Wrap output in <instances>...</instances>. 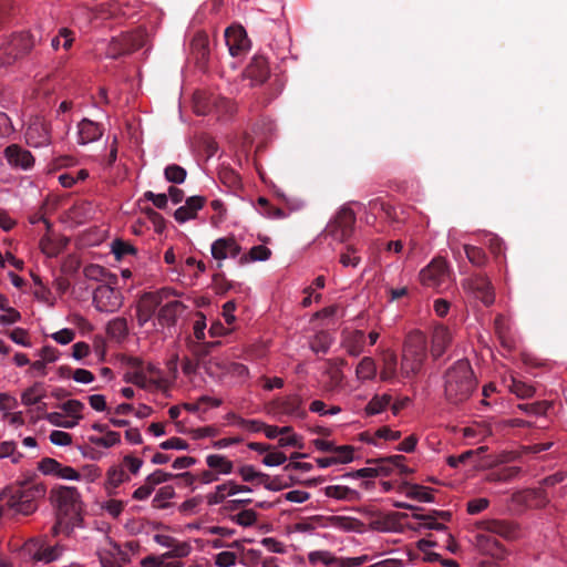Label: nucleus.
<instances>
[{"label":"nucleus","mask_w":567,"mask_h":567,"mask_svg":"<svg viewBox=\"0 0 567 567\" xmlns=\"http://www.w3.org/2000/svg\"><path fill=\"white\" fill-rule=\"evenodd\" d=\"M495 332L501 341V344L511 350L515 346V340L511 333V327L505 317L497 316L495 319Z\"/></svg>","instance_id":"nucleus-28"},{"label":"nucleus","mask_w":567,"mask_h":567,"mask_svg":"<svg viewBox=\"0 0 567 567\" xmlns=\"http://www.w3.org/2000/svg\"><path fill=\"white\" fill-rule=\"evenodd\" d=\"M4 153L9 164L12 166L29 169L34 165V157L31 152L18 145L8 146Z\"/></svg>","instance_id":"nucleus-22"},{"label":"nucleus","mask_w":567,"mask_h":567,"mask_svg":"<svg viewBox=\"0 0 567 567\" xmlns=\"http://www.w3.org/2000/svg\"><path fill=\"white\" fill-rule=\"evenodd\" d=\"M234 548L239 549V544L234 542L228 545L227 550H223L217 553L214 556V564L217 567H233L237 564L238 555L237 551L233 550Z\"/></svg>","instance_id":"nucleus-32"},{"label":"nucleus","mask_w":567,"mask_h":567,"mask_svg":"<svg viewBox=\"0 0 567 567\" xmlns=\"http://www.w3.org/2000/svg\"><path fill=\"white\" fill-rule=\"evenodd\" d=\"M106 274V269L99 265H89L84 268V275L90 280H102Z\"/></svg>","instance_id":"nucleus-63"},{"label":"nucleus","mask_w":567,"mask_h":567,"mask_svg":"<svg viewBox=\"0 0 567 567\" xmlns=\"http://www.w3.org/2000/svg\"><path fill=\"white\" fill-rule=\"evenodd\" d=\"M361 261L360 256L353 247H347L346 251L340 255V262L343 267L355 268Z\"/></svg>","instance_id":"nucleus-51"},{"label":"nucleus","mask_w":567,"mask_h":567,"mask_svg":"<svg viewBox=\"0 0 567 567\" xmlns=\"http://www.w3.org/2000/svg\"><path fill=\"white\" fill-rule=\"evenodd\" d=\"M164 176L169 183L182 184L186 179L187 173L184 167L172 164L164 169Z\"/></svg>","instance_id":"nucleus-43"},{"label":"nucleus","mask_w":567,"mask_h":567,"mask_svg":"<svg viewBox=\"0 0 567 567\" xmlns=\"http://www.w3.org/2000/svg\"><path fill=\"white\" fill-rule=\"evenodd\" d=\"M205 202L206 199L203 196H192L187 198L185 204L175 210V220L179 224H184L195 219L198 212L204 207Z\"/></svg>","instance_id":"nucleus-19"},{"label":"nucleus","mask_w":567,"mask_h":567,"mask_svg":"<svg viewBox=\"0 0 567 567\" xmlns=\"http://www.w3.org/2000/svg\"><path fill=\"white\" fill-rule=\"evenodd\" d=\"M270 257L271 250L264 245H258L250 248L248 256L241 257V262L266 261Z\"/></svg>","instance_id":"nucleus-39"},{"label":"nucleus","mask_w":567,"mask_h":567,"mask_svg":"<svg viewBox=\"0 0 567 567\" xmlns=\"http://www.w3.org/2000/svg\"><path fill=\"white\" fill-rule=\"evenodd\" d=\"M235 424L240 429L248 432H259L265 427V423L258 420H245L241 417H236Z\"/></svg>","instance_id":"nucleus-59"},{"label":"nucleus","mask_w":567,"mask_h":567,"mask_svg":"<svg viewBox=\"0 0 567 567\" xmlns=\"http://www.w3.org/2000/svg\"><path fill=\"white\" fill-rule=\"evenodd\" d=\"M202 502L203 499L200 496H194L192 498L184 501L179 506V511L186 515L196 514Z\"/></svg>","instance_id":"nucleus-57"},{"label":"nucleus","mask_w":567,"mask_h":567,"mask_svg":"<svg viewBox=\"0 0 567 567\" xmlns=\"http://www.w3.org/2000/svg\"><path fill=\"white\" fill-rule=\"evenodd\" d=\"M477 528L505 539H514L518 536L517 527L513 523L502 519L481 520L477 523Z\"/></svg>","instance_id":"nucleus-17"},{"label":"nucleus","mask_w":567,"mask_h":567,"mask_svg":"<svg viewBox=\"0 0 567 567\" xmlns=\"http://www.w3.org/2000/svg\"><path fill=\"white\" fill-rule=\"evenodd\" d=\"M175 497L173 486L166 485L161 487L152 499V506L156 509H164L169 506V501Z\"/></svg>","instance_id":"nucleus-35"},{"label":"nucleus","mask_w":567,"mask_h":567,"mask_svg":"<svg viewBox=\"0 0 567 567\" xmlns=\"http://www.w3.org/2000/svg\"><path fill=\"white\" fill-rule=\"evenodd\" d=\"M225 41L231 56H239L250 47L246 31L240 25H231L225 30Z\"/></svg>","instance_id":"nucleus-15"},{"label":"nucleus","mask_w":567,"mask_h":567,"mask_svg":"<svg viewBox=\"0 0 567 567\" xmlns=\"http://www.w3.org/2000/svg\"><path fill=\"white\" fill-rule=\"evenodd\" d=\"M377 377V363L371 357H363L355 367V378L363 383Z\"/></svg>","instance_id":"nucleus-27"},{"label":"nucleus","mask_w":567,"mask_h":567,"mask_svg":"<svg viewBox=\"0 0 567 567\" xmlns=\"http://www.w3.org/2000/svg\"><path fill=\"white\" fill-rule=\"evenodd\" d=\"M398 375V358L392 350H384L380 379L385 382L393 381Z\"/></svg>","instance_id":"nucleus-25"},{"label":"nucleus","mask_w":567,"mask_h":567,"mask_svg":"<svg viewBox=\"0 0 567 567\" xmlns=\"http://www.w3.org/2000/svg\"><path fill=\"white\" fill-rule=\"evenodd\" d=\"M39 470L44 475H52L61 480L79 481L81 475L79 472L69 465H63L54 458L45 457L40 461Z\"/></svg>","instance_id":"nucleus-14"},{"label":"nucleus","mask_w":567,"mask_h":567,"mask_svg":"<svg viewBox=\"0 0 567 567\" xmlns=\"http://www.w3.org/2000/svg\"><path fill=\"white\" fill-rule=\"evenodd\" d=\"M239 475L245 482H254L259 478L267 477L266 474L256 471L252 465H244L238 470Z\"/></svg>","instance_id":"nucleus-56"},{"label":"nucleus","mask_w":567,"mask_h":567,"mask_svg":"<svg viewBox=\"0 0 567 567\" xmlns=\"http://www.w3.org/2000/svg\"><path fill=\"white\" fill-rule=\"evenodd\" d=\"M207 466L221 475H228L234 471V463L221 454H209L206 456Z\"/></svg>","instance_id":"nucleus-30"},{"label":"nucleus","mask_w":567,"mask_h":567,"mask_svg":"<svg viewBox=\"0 0 567 567\" xmlns=\"http://www.w3.org/2000/svg\"><path fill=\"white\" fill-rule=\"evenodd\" d=\"M93 303L100 312L112 313L123 305V296L109 285H100L93 293Z\"/></svg>","instance_id":"nucleus-7"},{"label":"nucleus","mask_w":567,"mask_h":567,"mask_svg":"<svg viewBox=\"0 0 567 567\" xmlns=\"http://www.w3.org/2000/svg\"><path fill=\"white\" fill-rule=\"evenodd\" d=\"M24 135L27 143L32 147L47 146L51 141L49 125L39 116L30 120Z\"/></svg>","instance_id":"nucleus-12"},{"label":"nucleus","mask_w":567,"mask_h":567,"mask_svg":"<svg viewBox=\"0 0 567 567\" xmlns=\"http://www.w3.org/2000/svg\"><path fill=\"white\" fill-rule=\"evenodd\" d=\"M50 441L56 446H68L72 442V436L68 432L54 430L50 434Z\"/></svg>","instance_id":"nucleus-61"},{"label":"nucleus","mask_w":567,"mask_h":567,"mask_svg":"<svg viewBox=\"0 0 567 567\" xmlns=\"http://www.w3.org/2000/svg\"><path fill=\"white\" fill-rule=\"evenodd\" d=\"M420 281L423 286L433 289H444L450 284V272L446 261L443 259H433L425 268L420 271Z\"/></svg>","instance_id":"nucleus-4"},{"label":"nucleus","mask_w":567,"mask_h":567,"mask_svg":"<svg viewBox=\"0 0 567 567\" xmlns=\"http://www.w3.org/2000/svg\"><path fill=\"white\" fill-rule=\"evenodd\" d=\"M462 287L467 293L481 300L485 306H491L495 300L491 282L482 276H473L463 280Z\"/></svg>","instance_id":"nucleus-9"},{"label":"nucleus","mask_w":567,"mask_h":567,"mask_svg":"<svg viewBox=\"0 0 567 567\" xmlns=\"http://www.w3.org/2000/svg\"><path fill=\"white\" fill-rule=\"evenodd\" d=\"M426 359V340L421 332L409 336L402 353L400 373L403 378L410 379L416 375Z\"/></svg>","instance_id":"nucleus-3"},{"label":"nucleus","mask_w":567,"mask_h":567,"mask_svg":"<svg viewBox=\"0 0 567 567\" xmlns=\"http://www.w3.org/2000/svg\"><path fill=\"white\" fill-rule=\"evenodd\" d=\"M485 450H486V447L481 446V447H478L476 450L465 451V452H463L462 454H460L457 456L451 455V456L447 457V464L451 467L456 468L460 464L466 463L470 458H472L475 455H478V454L483 453Z\"/></svg>","instance_id":"nucleus-45"},{"label":"nucleus","mask_w":567,"mask_h":567,"mask_svg":"<svg viewBox=\"0 0 567 567\" xmlns=\"http://www.w3.org/2000/svg\"><path fill=\"white\" fill-rule=\"evenodd\" d=\"M40 39L39 30L16 32L0 38V66L11 65L29 54Z\"/></svg>","instance_id":"nucleus-2"},{"label":"nucleus","mask_w":567,"mask_h":567,"mask_svg":"<svg viewBox=\"0 0 567 567\" xmlns=\"http://www.w3.org/2000/svg\"><path fill=\"white\" fill-rule=\"evenodd\" d=\"M549 406H550V404L546 401L534 402V403H523V404L517 405L518 410H520L522 412H524L526 414H532V415H543L547 412Z\"/></svg>","instance_id":"nucleus-46"},{"label":"nucleus","mask_w":567,"mask_h":567,"mask_svg":"<svg viewBox=\"0 0 567 567\" xmlns=\"http://www.w3.org/2000/svg\"><path fill=\"white\" fill-rule=\"evenodd\" d=\"M44 395L45 393L42 385L40 383H35L22 392L21 402L27 406H31L39 403Z\"/></svg>","instance_id":"nucleus-36"},{"label":"nucleus","mask_w":567,"mask_h":567,"mask_svg":"<svg viewBox=\"0 0 567 567\" xmlns=\"http://www.w3.org/2000/svg\"><path fill=\"white\" fill-rule=\"evenodd\" d=\"M333 453L337 464H347L353 460V447L350 445L336 446Z\"/></svg>","instance_id":"nucleus-52"},{"label":"nucleus","mask_w":567,"mask_h":567,"mask_svg":"<svg viewBox=\"0 0 567 567\" xmlns=\"http://www.w3.org/2000/svg\"><path fill=\"white\" fill-rule=\"evenodd\" d=\"M475 546L484 554L491 555V556H497L499 553V544L498 542L493 538L492 536L478 533L475 536Z\"/></svg>","instance_id":"nucleus-34"},{"label":"nucleus","mask_w":567,"mask_h":567,"mask_svg":"<svg viewBox=\"0 0 567 567\" xmlns=\"http://www.w3.org/2000/svg\"><path fill=\"white\" fill-rule=\"evenodd\" d=\"M130 480L128 475L120 467H111L106 474V487L117 488L122 483Z\"/></svg>","instance_id":"nucleus-40"},{"label":"nucleus","mask_w":567,"mask_h":567,"mask_svg":"<svg viewBox=\"0 0 567 567\" xmlns=\"http://www.w3.org/2000/svg\"><path fill=\"white\" fill-rule=\"evenodd\" d=\"M308 560L312 565L322 564L327 567H339L340 557L329 550H312L308 553Z\"/></svg>","instance_id":"nucleus-33"},{"label":"nucleus","mask_w":567,"mask_h":567,"mask_svg":"<svg viewBox=\"0 0 567 567\" xmlns=\"http://www.w3.org/2000/svg\"><path fill=\"white\" fill-rule=\"evenodd\" d=\"M365 336L361 330L344 329L341 346L351 357H359L364 350Z\"/></svg>","instance_id":"nucleus-18"},{"label":"nucleus","mask_w":567,"mask_h":567,"mask_svg":"<svg viewBox=\"0 0 567 567\" xmlns=\"http://www.w3.org/2000/svg\"><path fill=\"white\" fill-rule=\"evenodd\" d=\"M73 40L72 32L66 28H61L59 34L52 39L51 47L55 51L59 50L60 47L64 50H69L72 47Z\"/></svg>","instance_id":"nucleus-41"},{"label":"nucleus","mask_w":567,"mask_h":567,"mask_svg":"<svg viewBox=\"0 0 567 567\" xmlns=\"http://www.w3.org/2000/svg\"><path fill=\"white\" fill-rule=\"evenodd\" d=\"M161 302L162 297L159 292H148L141 298L137 306L154 316L156 309L161 306Z\"/></svg>","instance_id":"nucleus-42"},{"label":"nucleus","mask_w":567,"mask_h":567,"mask_svg":"<svg viewBox=\"0 0 567 567\" xmlns=\"http://www.w3.org/2000/svg\"><path fill=\"white\" fill-rule=\"evenodd\" d=\"M89 441L95 446L110 449L121 443V434L116 431H109L103 436H90Z\"/></svg>","instance_id":"nucleus-37"},{"label":"nucleus","mask_w":567,"mask_h":567,"mask_svg":"<svg viewBox=\"0 0 567 567\" xmlns=\"http://www.w3.org/2000/svg\"><path fill=\"white\" fill-rule=\"evenodd\" d=\"M24 549L33 560L41 561L44 564H48V563H51V561L58 559L62 554L61 547H59L56 545L55 546H45L40 540L28 542L25 544Z\"/></svg>","instance_id":"nucleus-16"},{"label":"nucleus","mask_w":567,"mask_h":567,"mask_svg":"<svg viewBox=\"0 0 567 567\" xmlns=\"http://www.w3.org/2000/svg\"><path fill=\"white\" fill-rule=\"evenodd\" d=\"M51 338L59 344L65 346L71 343L75 338V332L72 329L64 328L51 334Z\"/></svg>","instance_id":"nucleus-60"},{"label":"nucleus","mask_w":567,"mask_h":567,"mask_svg":"<svg viewBox=\"0 0 567 567\" xmlns=\"http://www.w3.org/2000/svg\"><path fill=\"white\" fill-rule=\"evenodd\" d=\"M51 501L60 512H75L80 503V493L73 486H58L51 491Z\"/></svg>","instance_id":"nucleus-10"},{"label":"nucleus","mask_w":567,"mask_h":567,"mask_svg":"<svg viewBox=\"0 0 567 567\" xmlns=\"http://www.w3.org/2000/svg\"><path fill=\"white\" fill-rule=\"evenodd\" d=\"M508 391L515 394L518 399H529L535 394V388L524 381L516 379L514 375H509L508 379H504Z\"/></svg>","instance_id":"nucleus-26"},{"label":"nucleus","mask_w":567,"mask_h":567,"mask_svg":"<svg viewBox=\"0 0 567 567\" xmlns=\"http://www.w3.org/2000/svg\"><path fill=\"white\" fill-rule=\"evenodd\" d=\"M107 330L111 334L114 336H125L127 332L126 320L123 318L113 319L112 321H110Z\"/></svg>","instance_id":"nucleus-64"},{"label":"nucleus","mask_w":567,"mask_h":567,"mask_svg":"<svg viewBox=\"0 0 567 567\" xmlns=\"http://www.w3.org/2000/svg\"><path fill=\"white\" fill-rule=\"evenodd\" d=\"M182 308V303L179 301H169L163 305L157 313V324L164 330L165 328H171L175 324L178 312Z\"/></svg>","instance_id":"nucleus-24"},{"label":"nucleus","mask_w":567,"mask_h":567,"mask_svg":"<svg viewBox=\"0 0 567 567\" xmlns=\"http://www.w3.org/2000/svg\"><path fill=\"white\" fill-rule=\"evenodd\" d=\"M406 496L420 502L432 503L434 501L431 491L427 487L412 485L406 492Z\"/></svg>","instance_id":"nucleus-44"},{"label":"nucleus","mask_w":567,"mask_h":567,"mask_svg":"<svg viewBox=\"0 0 567 567\" xmlns=\"http://www.w3.org/2000/svg\"><path fill=\"white\" fill-rule=\"evenodd\" d=\"M44 494V487L41 485L25 486L17 492L10 499L9 506L14 513L29 515L35 511L33 499Z\"/></svg>","instance_id":"nucleus-8"},{"label":"nucleus","mask_w":567,"mask_h":567,"mask_svg":"<svg viewBox=\"0 0 567 567\" xmlns=\"http://www.w3.org/2000/svg\"><path fill=\"white\" fill-rule=\"evenodd\" d=\"M103 135V128L96 122L83 118L78 124L76 142L80 145H86L100 140Z\"/></svg>","instance_id":"nucleus-20"},{"label":"nucleus","mask_w":567,"mask_h":567,"mask_svg":"<svg viewBox=\"0 0 567 567\" xmlns=\"http://www.w3.org/2000/svg\"><path fill=\"white\" fill-rule=\"evenodd\" d=\"M355 215L353 210L349 207H342L334 219L329 223L327 227V233L337 241L347 240L354 227Z\"/></svg>","instance_id":"nucleus-6"},{"label":"nucleus","mask_w":567,"mask_h":567,"mask_svg":"<svg viewBox=\"0 0 567 567\" xmlns=\"http://www.w3.org/2000/svg\"><path fill=\"white\" fill-rule=\"evenodd\" d=\"M192 546L187 542L175 540L172 548L164 554L165 558H185L192 553Z\"/></svg>","instance_id":"nucleus-38"},{"label":"nucleus","mask_w":567,"mask_h":567,"mask_svg":"<svg viewBox=\"0 0 567 567\" xmlns=\"http://www.w3.org/2000/svg\"><path fill=\"white\" fill-rule=\"evenodd\" d=\"M112 252L117 257V258H121L125 255H128V254H135L136 250L135 248L125 243V241H122V240H114L112 243Z\"/></svg>","instance_id":"nucleus-62"},{"label":"nucleus","mask_w":567,"mask_h":567,"mask_svg":"<svg viewBox=\"0 0 567 567\" xmlns=\"http://www.w3.org/2000/svg\"><path fill=\"white\" fill-rule=\"evenodd\" d=\"M260 544L270 553L286 554L287 551V546L274 537L262 538Z\"/></svg>","instance_id":"nucleus-55"},{"label":"nucleus","mask_w":567,"mask_h":567,"mask_svg":"<svg viewBox=\"0 0 567 567\" xmlns=\"http://www.w3.org/2000/svg\"><path fill=\"white\" fill-rule=\"evenodd\" d=\"M324 495L338 501H357L359 499V492L343 485H329L324 487Z\"/></svg>","instance_id":"nucleus-29"},{"label":"nucleus","mask_w":567,"mask_h":567,"mask_svg":"<svg viewBox=\"0 0 567 567\" xmlns=\"http://www.w3.org/2000/svg\"><path fill=\"white\" fill-rule=\"evenodd\" d=\"M144 44V33L143 32H130L122 34L121 37L114 39L109 49L107 55L110 58H117L118 55L130 53L134 50L142 48Z\"/></svg>","instance_id":"nucleus-11"},{"label":"nucleus","mask_w":567,"mask_h":567,"mask_svg":"<svg viewBox=\"0 0 567 567\" xmlns=\"http://www.w3.org/2000/svg\"><path fill=\"white\" fill-rule=\"evenodd\" d=\"M287 461V456L285 453L274 449L268 451V453L262 458V464L268 467H275L285 464Z\"/></svg>","instance_id":"nucleus-47"},{"label":"nucleus","mask_w":567,"mask_h":567,"mask_svg":"<svg viewBox=\"0 0 567 567\" xmlns=\"http://www.w3.org/2000/svg\"><path fill=\"white\" fill-rule=\"evenodd\" d=\"M175 475H173L172 473H166L162 470H156L154 471L152 474L147 475L146 476V481L153 486V488L155 489V486L156 485H159L162 483H165L172 478H174Z\"/></svg>","instance_id":"nucleus-58"},{"label":"nucleus","mask_w":567,"mask_h":567,"mask_svg":"<svg viewBox=\"0 0 567 567\" xmlns=\"http://www.w3.org/2000/svg\"><path fill=\"white\" fill-rule=\"evenodd\" d=\"M195 109L198 114L216 113L224 115L233 114L236 111L231 100L215 93L197 95Z\"/></svg>","instance_id":"nucleus-5"},{"label":"nucleus","mask_w":567,"mask_h":567,"mask_svg":"<svg viewBox=\"0 0 567 567\" xmlns=\"http://www.w3.org/2000/svg\"><path fill=\"white\" fill-rule=\"evenodd\" d=\"M245 75L251 85L262 84L269 76L268 62L264 56H256L245 70Z\"/></svg>","instance_id":"nucleus-21"},{"label":"nucleus","mask_w":567,"mask_h":567,"mask_svg":"<svg viewBox=\"0 0 567 567\" xmlns=\"http://www.w3.org/2000/svg\"><path fill=\"white\" fill-rule=\"evenodd\" d=\"M453 339L452 331L445 326H436L432 333V355L440 358L446 351Z\"/></svg>","instance_id":"nucleus-23"},{"label":"nucleus","mask_w":567,"mask_h":567,"mask_svg":"<svg viewBox=\"0 0 567 567\" xmlns=\"http://www.w3.org/2000/svg\"><path fill=\"white\" fill-rule=\"evenodd\" d=\"M392 396L390 394H375L371 398L364 408L367 415H377L385 411L391 405Z\"/></svg>","instance_id":"nucleus-31"},{"label":"nucleus","mask_w":567,"mask_h":567,"mask_svg":"<svg viewBox=\"0 0 567 567\" xmlns=\"http://www.w3.org/2000/svg\"><path fill=\"white\" fill-rule=\"evenodd\" d=\"M281 412L295 416H300L302 413L299 408V400L296 396H289L280 403Z\"/></svg>","instance_id":"nucleus-53"},{"label":"nucleus","mask_w":567,"mask_h":567,"mask_svg":"<svg viewBox=\"0 0 567 567\" xmlns=\"http://www.w3.org/2000/svg\"><path fill=\"white\" fill-rule=\"evenodd\" d=\"M391 461V456H389L369 461V463L374 464L377 476H389L394 472V465Z\"/></svg>","instance_id":"nucleus-49"},{"label":"nucleus","mask_w":567,"mask_h":567,"mask_svg":"<svg viewBox=\"0 0 567 567\" xmlns=\"http://www.w3.org/2000/svg\"><path fill=\"white\" fill-rule=\"evenodd\" d=\"M101 508L113 518H116L124 509V502L120 499H109L101 505Z\"/></svg>","instance_id":"nucleus-54"},{"label":"nucleus","mask_w":567,"mask_h":567,"mask_svg":"<svg viewBox=\"0 0 567 567\" xmlns=\"http://www.w3.org/2000/svg\"><path fill=\"white\" fill-rule=\"evenodd\" d=\"M210 252L213 258L218 261V266L221 267L225 259L237 258L241 254V246L233 236L220 237L213 241Z\"/></svg>","instance_id":"nucleus-13"},{"label":"nucleus","mask_w":567,"mask_h":567,"mask_svg":"<svg viewBox=\"0 0 567 567\" xmlns=\"http://www.w3.org/2000/svg\"><path fill=\"white\" fill-rule=\"evenodd\" d=\"M84 404L79 400H68L62 404V410L71 417L81 420Z\"/></svg>","instance_id":"nucleus-50"},{"label":"nucleus","mask_w":567,"mask_h":567,"mask_svg":"<svg viewBox=\"0 0 567 567\" xmlns=\"http://www.w3.org/2000/svg\"><path fill=\"white\" fill-rule=\"evenodd\" d=\"M464 250L467 259L475 266H483L486 262V255L482 248L465 245Z\"/></svg>","instance_id":"nucleus-48"},{"label":"nucleus","mask_w":567,"mask_h":567,"mask_svg":"<svg viewBox=\"0 0 567 567\" xmlns=\"http://www.w3.org/2000/svg\"><path fill=\"white\" fill-rule=\"evenodd\" d=\"M476 388V380L467 360H458L444 374V395L457 405L468 400Z\"/></svg>","instance_id":"nucleus-1"}]
</instances>
